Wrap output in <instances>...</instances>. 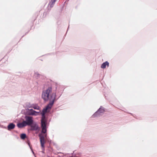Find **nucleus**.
I'll use <instances>...</instances> for the list:
<instances>
[{
    "label": "nucleus",
    "instance_id": "f257e3e1",
    "mask_svg": "<svg viewBox=\"0 0 157 157\" xmlns=\"http://www.w3.org/2000/svg\"><path fill=\"white\" fill-rule=\"evenodd\" d=\"M56 94L55 92H52V88L51 86H49L44 89L42 93V98L45 101H47L48 100L50 101L49 104L47 105L46 108L44 109L42 113V119L41 121V125L42 129V132L39 134V136L41 144V146L42 148L44 147L45 144V138L47 136L46 134V120L45 116V113L49 112L52 106L56 97Z\"/></svg>",
    "mask_w": 157,
    "mask_h": 157
},
{
    "label": "nucleus",
    "instance_id": "f03ea898",
    "mask_svg": "<svg viewBox=\"0 0 157 157\" xmlns=\"http://www.w3.org/2000/svg\"><path fill=\"white\" fill-rule=\"evenodd\" d=\"M26 124L27 125H30L33 122V117L29 116H25V117Z\"/></svg>",
    "mask_w": 157,
    "mask_h": 157
},
{
    "label": "nucleus",
    "instance_id": "7ed1b4c3",
    "mask_svg": "<svg viewBox=\"0 0 157 157\" xmlns=\"http://www.w3.org/2000/svg\"><path fill=\"white\" fill-rule=\"evenodd\" d=\"M105 111L104 108L101 107L92 116L94 117H97L101 115Z\"/></svg>",
    "mask_w": 157,
    "mask_h": 157
},
{
    "label": "nucleus",
    "instance_id": "20e7f679",
    "mask_svg": "<svg viewBox=\"0 0 157 157\" xmlns=\"http://www.w3.org/2000/svg\"><path fill=\"white\" fill-rule=\"evenodd\" d=\"M27 111L29 115L36 116L38 115V114L40 113V111L39 112H37L31 109H28Z\"/></svg>",
    "mask_w": 157,
    "mask_h": 157
},
{
    "label": "nucleus",
    "instance_id": "39448f33",
    "mask_svg": "<svg viewBox=\"0 0 157 157\" xmlns=\"http://www.w3.org/2000/svg\"><path fill=\"white\" fill-rule=\"evenodd\" d=\"M31 129L33 130H36L38 129V125L35 123H33V124L30 125Z\"/></svg>",
    "mask_w": 157,
    "mask_h": 157
},
{
    "label": "nucleus",
    "instance_id": "423d86ee",
    "mask_svg": "<svg viewBox=\"0 0 157 157\" xmlns=\"http://www.w3.org/2000/svg\"><path fill=\"white\" fill-rule=\"evenodd\" d=\"M17 126L18 128H21L27 126V125L26 124V122L24 121L21 123H18Z\"/></svg>",
    "mask_w": 157,
    "mask_h": 157
},
{
    "label": "nucleus",
    "instance_id": "0eeeda50",
    "mask_svg": "<svg viewBox=\"0 0 157 157\" xmlns=\"http://www.w3.org/2000/svg\"><path fill=\"white\" fill-rule=\"evenodd\" d=\"M15 125L13 123L10 124L7 126L8 129L9 130L13 129L15 127Z\"/></svg>",
    "mask_w": 157,
    "mask_h": 157
},
{
    "label": "nucleus",
    "instance_id": "6e6552de",
    "mask_svg": "<svg viewBox=\"0 0 157 157\" xmlns=\"http://www.w3.org/2000/svg\"><path fill=\"white\" fill-rule=\"evenodd\" d=\"M56 0H51V2L48 4V6L50 8L52 7Z\"/></svg>",
    "mask_w": 157,
    "mask_h": 157
},
{
    "label": "nucleus",
    "instance_id": "1a4fd4ad",
    "mask_svg": "<svg viewBox=\"0 0 157 157\" xmlns=\"http://www.w3.org/2000/svg\"><path fill=\"white\" fill-rule=\"evenodd\" d=\"M109 65V63L107 61H106L102 64L101 67V68H105L106 67V66H108Z\"/></svg>",
    "mask_w": 157,
    "mask_h": 157
},
{
    "label": "nucleus",
    "instance_id": "9d476101",
    "mask_svg": "<svg viewBox=\"0 0 157 157\" xmlns=\"http://www.w3.org/2000/svg\"><path fill=\"white\" fill-rule=\"evenodd\" d=\"M32 108L34 109L39 110L40 109V107L36 104H33Z\"/></svg>",
    "mask_w": 157,
    "mask_h": 157
},
{
    "label": "nucleus",
    "instance_id": "9b49d317",
    "mask_svg": "<svg viewBox=\"0 0 157 157\" xmlns=\"http://www.w3.org/2000/svg\"><path fill=\"white\" fill-rule=\"evenodd\" d=\"M40 75L38 73V72H35L34 73V76L37 78L39 77Z\"/></svg>",
    "mask_w": 157,
    "mask_h": 157
},
{
    "label": "nucleus",
    "instance_id": "f8f14e48",
    "mask_svg": "<svg viewBox=\"0 0 157 157\" xmlns=\"http://www.w3.org/2000/svg\"><path fill=\"white\" fill-rule=\"evenodd\" d=\"M26 105L28 108H32L33 104H30L29 103H27L26 104Z\"/></svg>",
    "mask_w": 157,
    "mask_h": 157
},
{
    "label": "nucleus",
    "instance_id": "ddd939ff",
    "mask_svg": "<svg viewBox=\"0 0 157 157\" xmlns=\"http://www.w3.org/2000/svg\"><path fill=\"white\" fill-rule=\"evenodd\" d=\"M26 136V134H22L21 135V138L22 139H25Z\"/></svg>",
    "mask_w": 157,
    "mask_h": 157
},
{
    "label": "nucleus",
    "instance_id": "4468645a",
    "mask_svg": "<svg viewBox=\"0 0 157 157\" xmlns=\"http://www.w3.org/2000/svg\"><path fill=\"white\" fill-rule=\"evenodd\" d=\"M70 157H77V156H74L73 155L72 156H71Z\"/></svg>",
    "mask_w": 157,
    "mask_h": 157
},
{
    "label": "nucleus",
    "instance_id": "2eb2a0df",
    "mask_svg": "<svg viewBox=\"0 0 157 157\" xmlns=\"http://www.w3.org/2000/svg\"><path fill=\"white\" fill-rule=\"evenodd\" d=\"M32 152H33V153L34 154V152H33V151H32Z\"/></svg>",
    "mask_w": 157,
    "mask_h": 157
}]
</instances>
